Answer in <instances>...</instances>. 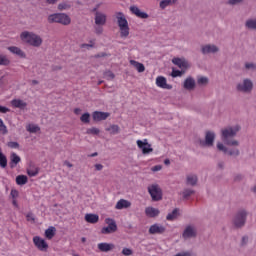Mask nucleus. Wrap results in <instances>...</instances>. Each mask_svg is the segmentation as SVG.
I'll return each mask as SVG.
<instances>
[{
	"label": "nucleus",
	"instance_id": "f257e3e1",
	"mask_svg": "<svg viewBox=\"0 0 256 256\" xmlns=\"http://www.w3.org/2000/svg\"><path fill=\"white\" fill-rule=\"evenodd\" d=\"M241 131V126H227L226 128L221 130V139L225 145L229 146H238L239 142L234 139L237 136L238 132Z\"/></svg>",
	"mask_w": 256,
	"mask_h": 256
},
{
	"label": "nucleus",
	"instance_id": "f03ea898",
	"mask_svg": "<svg viewBox=\"0 0 256 256\" xmlns=\"http://www.w3.org/2000/svg\"><path fill=\"white\" fill-rule=\"evenodd\" d=\"M116 23L119 27L120 38L126 40L130 36V26L128 25V21L126 19V15L122 12L115 13Z\"/></svg>",
	"mask_w": 256,
	"mask_h": 256
},
{
	"label": "nucleus",
	"instance_id": "7ed1b4c3",
	"mask_svg": "<svg viewBox=\"0 0 256 256\" xmlns=\"http://www.w3.org/2000/svg\"><path fill=\"white\" fill-rule=\"evenodd\" d=\"M20 40L22 43H26L31 47H41L43 44V39L40 35L35 34L34 32L24 31L20 34Z\"/></svg>",
	"mask_w": 256,
	"mask_h": 256
},
{
	"label": "nucleus",
	"instance_id": "20e7f679",
	"mask_svg": "<svg viewBox=\"0 0 256 256\" xmlns=\"http://www.w3.org/2000/svg\"><path fill=\"white\" fill-rule=\"evenodd\" d=\"M48 22L50 24L57 23L60 25H70L71 24V18L66 13H55L48 16Z\"/></svg>",
	"mask_w": 256,
	"mask_h": 256
},
{
	"label": "nucleus",
	"instance_id": "39448f33",
	"mask_svg": "<svg viewBox=\"0 0 256 256\" xmlns=\"http://www.w3.org/2000/svg\"><path fill=\"white\" fill-rule=\"evenodd\" d=\"M247 212L245 210H240L236 213L233 223L236 228H241L246 224Z\"/></svg>",
	"mask_w": 256,
	"mask_h": 256
},
{
	"label": "nucleus",
	"instance_id": "423d86ee",
	"mask_svg": "<svg viewBox=\"0 0 256 256\" xmlns=\"http://www.w3.org/2000/svg\"><path fill=\"white\" fill-rule=\"evenodd\" d=\"M148 193H150V196L154 201H159L162 198V192L158 184L148 186Z\"/></svg>",
	"mask_w": 256,
	"mask_h": 256
},
{
	"label": "nucleus",
	"instance_id": "0eeeda50",
	"mask_svg": "<svg viewBox=\"0 0 256 256\" xmlns=\"http://www.w3.org/2000/svg\"><path fill=\"white\" fill-rule=\"evenodd\" d=\"M32 242L34 243L35 247L38 248L41 252H47L49 245L47 241H45L42 237L35 236L32 238Z\"/></svg>",
	"mask_w": 256,
	"mask_h": 256
},
{
	"label": "nucleus",
	"instance_id": "6e6552de",
	"mask_svg": "<svg viewBox=\"0 0 256 256\" xmlns=\"http://www.w3.org/2000/svg\"><path fill=\"white\" fill-rule=\"evenodd\" d=\"M137 146L141 149L143 155L153 153V148L151 147L147 139L137 140Z\"/></svg>",
	"mask_w": 256,
	"mask_h": 256
},
{
	"label": "nucleus",
	"instance_id": "1a4fd4ad",
	"mask_svg": "<svg viewBox=\"0 0 256 256\" xmlns=\"http://www.w3.org/2000/svg\"><path fill=\"white\" fill-rule=\"evenodd\" d=\"M156 86L164 90H172L173 86L167 83V78L163 76L156 77Z\"/></svg>",
	"mask_w": 256,
	"mask_h": 256
},
{
	"label": "nucleus",
	"instance_id": "9d476101",
	"mask_svg": "<svg viewBox=\"0 0 256 256\" xmlns=\"http://www.w3.org/2000/svg\"><path fill=\"white\" fill-rule=\"evenodd\" d=\"M129 11H130V13L136 15L137 18H141V19H147V18H149V15H147L146 12H142V11L140 10V8L137 7L136 5L130 6V7H129Z\"/></svg>",
	"mask_w": 256,
	"mask_h": 256
},
{
	"label": "nucleus",
	"instance_id": "9b49d317",
	"mask_svg": "<svg viewBox=\"0 0 256 256\" xmlns=\"http://www.w3.org/2000/svg\"><path fill=\"white\" fill-rule=\"evenodd\" d=\"M165 232V227L160 223H155L154 225L150 226V229H148V233L151 235L156 234H163Z\"/></svg>",
	"mask_w": 256,
	"mask_h": 256
},
{
	"label": "nucleus",
	"instance_id": "f8f14e48",
	"mask_svg": "<svg viewBox=\"0 0 256 256\" xmlns=\"http://www.w3.org/2000/svg\"><path fill=\"white\" fill-rule=\"evenodd\" d=\"M217 149H218V151H222L224 153L229 154V156H231V157H237L239 155V150L238 149H233V150L228 151L227 147H225L223 145V143H221V142L217 143Z\"/></svg>",
	"mask_w": 256,
	"mask_h": 256
},
{
	"label": "nucleus",
	"instance_id": "ddd939ff",
	"mask_svg": "<svg viewBox=\"0 0 256 256\" xmlns=\"http://www.w3.org/2000/svg\"><path fill=\"white\" fill-rule=\"evenodd\" d=\"M252 88H253V83L251 80H248V79H245L243 81V84H238V91H241V92H250L252 91Z\"/></svg>",
	"mask_w": 256,
	"mask_h": 256
},
{
	"label": "nucleus",
	"instance_id": "4468645a",
	"mask_svg": "<svg viewBox=\"0 0 256 256\" xmlns=\"http://www.w3.org/2000/svg\"><path fill=\"white\" fill-rule=\"evenodd\" d=\"M106 23H107V15H105L103 12H96L95 25L104 26Z\"/></svg>",
	"mask_w": 256,
	"mask_h": 256
},
{
	"label": "nucleus",
	"instance_id": "2eb2a0df",
	"mask_svg": "<svg viewBox=\"0 0 256 256\" xmlns=\"http://www.w3.org/2000/svg\"><path fill=\"white\" fill-rule=\"evenodd\" d=\"M109 116H111V114H109L108 112H100V111H95L94 114H92V118L96 122L107 120Z\"/></svg>",
	"mask_w": 256,
	"mask_h": 256
},
{
	"label": "nucleus",
	"instance_id": "dca6fc26",
	"mask_svg": "<svg viewBox=\"0 0 256 256\" xmlns=\"http://www.w3.org/2000/svg\"><path fill=\"white\" fill-rule=\"evenodd\" d=\"M11 106L14 109L24 110L26 106H28V103H26L24 100H21V99H12Z\"/></svg>",
	"mask_w": 256,
	"mask_h": 256
},
{
	"label": "nucleus",
	"instance_id": "f3484780",
	"mask_svg": "<svg viewBox=\"0 0 256 256\" xmlns=\"http://www.w3.org/2000/svg\"><path fill=\"white\" fill-rule=\"evenodd\" d=\"M114 244L112 243H107V242H101L99 244H97V248L99 249V251L107 253L109 251H112L114 249Z\"/></svg>",
	"mask_w": 256,
	"mask_h": 256
},
{
	"label": "nucleus",
	"instance_id": "a211bd4d",
	"mask_svg": "<svg viewBox=\"0 0 256 256\" xmlns=\"http://www.w3.org/2000/svg\"><path fill=\"white\" fill-rule=\"evenodd\" d=\"M173 64L178 66L179 69L186 70L188 68V62L183 58H174L172 60Z\"/></svg>",
	"mask_w": 256,
	"mask_h": 256
},
{
	"label": "nucleus",
	"instance_id": "6ab92c4d",
	"mask_svg": "<svg viewBox=\"0 0 256 256\" xmlns=\"http://www.w3.org/2000/svg\"><path fill=\"white\" fill-rule=\"evenodd\" d=\"M8 51L11 52V54L16 55L20 58H26V53L19 47L11 46L8 47Z\"/></svg>",
	"mask_w": 256,
	"mask_h": 256
},
{
	"label": "nucleus",
	"instance_id": "aec40b11",
	"mask_svg": "<svg viewBox=\"0 0 256 256\" xmlns=\"http://www.w3.org/2000/svg\"><path fill=\"white\" fill-rule=\"evenodd\" d=\"M131 207V202L127 201L125 199H120L118 202L115 204V209L116 210H123V209H128Z\"/></svg>",
	"mask_w": 256,
	"mask_h": 256
},
{
	"label": "nucleus",
	"instance_id": "412c9836",
	"mask_svg": "<svg viewBox=\"0 0 256 256\" xmlns=\"http://www.w3.org/2000/svg\"><path fill=\"white\" fill-rule=\"evenodd\" d=\"M145 214L148 218H155L158 217V215L160 214V211L158 208H154V207H147L145 209Z\"/></svg>",
	"mask_w": 256,
	"mask_h": 256
},
{
	"label": "nucleus",
	"instance_id": "4be33fe9",
	"mask_svg": "<svg viewBox=\"0 0 256 256\" xmlns=\"http://www.w3.org/2000/svg\"><path fill=\"white\" fill-rule=\"evenodd\" d=\"M85 221L90 224H97L99 222V216L93 213H87L85 215Z\"/></svg>",
	"mask_w": 256,
	"mask_h": 256
},
{
	"label": "nucleus",
	"instance_id": "5701e85b",
	"mask_svg": "<svg viewBox=\"0 0 256 256\" xmlns=\"http://www.w3.org/2000/svg\"><path fill=\"white\" fill-rule=\"evenodd\" d=\"M214 140H215V133H214V132H211V131L206 132L205 144H206L208 147L213 146Z\"/></svg>",
	"mask_w": 256,
	"mask_h": 256
},
{
	"label": "nucleus",
	"instance_id": "b1692460",
	"mask_svg": "<svg viewBox=\"0 0 256 256\" xmlns=\"http://www.w3.org/2000/svg\"><path fill=\"white\" fill-rule=\"evenodd\" d=\"M10 160L9 167L11 168H15L21 162V158L16 153L11 154Z\"/></svg>",
	"mask_w": 256,
	"mask_h": 256
},
{
	"label": "nucleus",
	"instance_id": "393cba45",
	"mask_svg": "<svg viewBox=\"0 0 256 256\" xmlns=\"http://www.w3.org/2000/svg\"><path fill=\"white\" fill-rule=\"evenodd\" d=\"M181 215L180 211L178 208L173 209V211L168 213V216H166V220L169 222H173L176 220L179 216Z\"/></svg>",
	"mask_w": 256,
	"mask_h": 256
},
{
	"label": "nucleus",
	"instance_id": "a878e982",
	"mask_svg": "<svg viewBox=\"0 0 256 256\" xmlns=\"http://www.w3.org/2000/svg\"><path fill=\"white\" fill-rule=\"evenodd\" d=\"M218 51H219V49H218V47H216L215 45H206V46H204V47L202 48V53H203L204 55L210 54V53H216V52H218Z\"/></svg>",
	"mask_w": 256,
	"mask_h": 256
},
{
	"label": "nucleus",
	"instance_id": "bb28decb",
	"mask_svg": "<svg viewBox=\"0 0 256 256\" xmlns=\"http://www.w3.org/2000/svg\"><path fill=\"white\" fill-rule=\"evenodd\" d=\"M129 63L131 66H133L138 71V73H144V71H145L144 64L137 62L135 60H130Z\"/></svg>",
	"mask_w": 256,
	"mask_h": 256
},
{
	"label": "nucleus",
	"instance_id": "cd10ccee",
	"mask_svg": "<svg viewBox=\"0 0 256 256\" xmlns=\"http://www.w3.org/2000/svg\"><path fill=\"white\" fill-rule=\"evenodd\" d=\"M56 235V227L49 226L48 229L45 230V237L48 240H52V238Z\"/></svg>",
	"mask_w": 256,
	"mask_h": 256
},
{
	"label": "nucleus",
	"instance_id": "c85d7f7f",
	"mask_svg": "<svg viewBox=\"0 0 256 256\" xmlns=\"http://www.w3.org/2000/svg\"><path fill=\"white\" fill-rule=\"evenodd\" d=\"M105 131H108L110 135H118L120 129L118 125L112 124L108 128H106Z\"/></svg>",
	"mask_w": 256,
	"mask_h": 256
},
{
	"label": "nucleus",
	"instance_id": "c756f323",
	"mask_svg": "<svg viewBox=\"0 0 256 256\" xmlns=\"http://www.w3.org/2000/svg\"><path fill=\"white\" fill-rule=\"evenodd\" d=\"M26 131L31 133V134H35V133H38L40 131V128L37 124H27Z\"/></svg>",
	"mask_w": 256,
	"mask_h": 256
},
{
	"label": "nucleus",
	"instance_id": "7c9ffc66",
	"mask_svg": "<svg viewBox=\"0 0 256 256\" xmlns=\"http://www.w3.org/2000/svg\"><path fill=\"white\" fill-rule=\"evenodd\" d=\"M183 87L187 91H191L193 89V79H192V77H188L187 79L184 80Z\"/></svg>",
	"mask_w": 256,
	"mask_h": 256
},
{
	"label": "nucleus",
	"instance_id": "2f4dec72",
	"mask_svg": "<svg viewBox=\"0 0 256 256\" xmlns=\"http://www.w3.org/2000/svg\"><path fill=\"white\" fill-rule=\"evenodd\" d=\"M176 2H177V0H161L160 8H161V10H164L165 8L169 7L170 5H173Z\"/></svg>",
	"mask_w": 256,
	"mask_h": 256
},
{
	"label": "nucleus",
	"instance_id": "473e14b6",
	"mask_svg": "<svg viewBox=\"0 0 256 256\" xmlns=\"http://www.w3.org/2000/svg\"><path fill=\"white\" fill-rule=\"evenodd\" d=\"M26 183H28V176L25 175H20L16 177V184L17 185H25Z\"/></svg>",
	"mask_w": 256,
	"mask_h": 256
},
{
	"label": "nucleus",
	"instance_id": "72a5a7b5",
	"mask_svg": "<svg viewBox=\"0 0 256 256\" xmlns=\"http://www.w3.org/2000/svg\"><path fill=\"white\" fill-rule=\"evenodd\" d=\"M38 173H39V168L35 166H30L29 168H27V175H29L30 177H35L38 175Z\"/></svg>",
	"mask_w": 256,
	"mask_h": 256
},
{
	"label": "nucleus",
	"instance_id": "f704fd0d",
	"mask_svg": "<svg viewBox=\"0 0 256 256\" xmlns=\"http://www.w3.org/2000/svg\"><path fill=\"white\" fill-rule=\"evenodd\" d=\"M105 223L109 228L117 230V223L114 219L106 218Z\"/></svg>",
	"mask_w": 256,
	"mask_h": 256
},
{
	"label": "nucleus",
	"instance_id": "c9c22d12",
	"mask_svg": "<svg viewBox=\"0 0 256 256\" xmlns=\"http://www.w3.org/2000/svg\"><path fill=\"white\" fill-rule=\"evenodd\" d=\"M192 235H193L192 226H188L187 228H185V230L183 232V238L188 239V238L192 237Z\"/></svg>",
	"mask_w": 256,
	"mask_h": 256
},
{
	"label": "nucleus",
	"instance_id": "e433bc0d",
	"mask_svg": "<svg viewBox=\"0 0 256 256\" xmlns=\"http://www.w3.org/2000/svg\"><path fill=\"white\" fill-rule=\"evenodd\" d=\"M117 229L111 228L109 226L102 227L101 233L104 235L115 233Z\"/></svg>",
	"mask_w": 256,
	"mask_h": 256
},
{
	"label": "nucleus",
	"instance_id": "4c0bfd02",
	"mask_svg": "<svg viewBox=\"0 0 256 256\" xmlns=\"http://www.w3.org/2000/svg\"><path fill=\"white\" fill-rule=\"evenodd\" d=\"M71 8V4L67 2H62L58 5V10L59 11H67Z\"/></svg>",
	"mask_w": 256,
	"mask_h": 256
},
{
	"label": "nucleus",
	"instance_id": "58836bf2",
	"mask_svg": "<svg viewBox=\"0 0 256 256\" xmlns=\"http://www.w3.org/2000/svg\"><path fill=\"white\" fill-rule=\"evenodd\" d=\"M0 65H2V66L10 65V60L7 58L6 55L0 54Z\"/></svg>",
	"mask_w": 256,
	"mask_h": 256
},
{
	"label": "nucleus",
	"instance_id": "ea45409f",
	"mask_svg": "<svg viewBox=\"0 0 256 256\" xmlns=\"http://www.w3.org/2000/svg\"><path fill=\"white\" fill-rule=\"evenodd\" d=\"M86 134L87 135H99L100 134V130L99 128H88L87 131H86Z\"/></svg>",
	"mask_w": 256,
	"mask_h": 256
},
{
	"label": "nucleus",
	"instance_id": "a19ab883",
	"mask_svg": "<svg viewBox=\"0 0 256 256\" xmlns=\"http://www.w3.org/2000/svg\"><path fill=\"white\" fill-rule=\"evenodd\" d=\"M7 166V158L2 152L0 151V167L6 168Z\"/></svg>",
	"mask_w": 256,
	"mask_h": 256
},
{
	"label": "nucleus",
	"instance_id": "79ce46f5",
	"mask_svg": "<svg viewBox=\"0 0 256 256\" xmlns=\"http://www.w3.org/2000/svg\"><path fill=\"white\" fill-rule=\"evenodd\" d=\"M246 27H248V29H256V19L246 21Z\"/></svg>",
	"mask_w": 256,
	"mask_h": 256
},
{
	"label": "nucleus",
	"instance_id": "37998d69",
	"mask_svg": "<svg viewBox=\"0 0 256 256\" xmlns=\"http://www.w3.org/2000/svg\"><path fill=\"white\" fill-rule=\"evenodd\" d=\"M80 120L82 123H90V114L89 113L82 114Z\"/></svg>",
	"mask_w": 256,
	"mask_h": 256
},
{
	"label": "nucleus",
	"instance_id": "c03bdc74",
	"mask_svg": "<svg viewBox=\"0 0 256 256\" xmlns=\"http://www.w3.org/2000/svg\"><path fill=\"white\" fill-rule=\"evenodd\" d=\"M122 254L124 256H131V255H133V251H132L131 248H123L122 249Z\"/></svg>",
	"mask_w": 256,
	"mask_h": 256
},
{
	"label": "nucleus",
	"instance_id": "a18cd8bd",
	"mask_svg": "<svg viewBox=\"0 0 256 256\" xmlns=\"http://www.w3.org/2000/svg\"><path fill=\"white\" fill-rule=\"evenodd\" d=\"M208 82H209V79H207V77H199L198 78L199 85H206Z\"/></svg>",
	"mask_w": 256,
	"mask_h": 256
},
{
	"label": "nucleus",
	"instance_id": "49530a36",
	"mask_svg": "<svg viewBox=\"0 0 256 256\" xmlns=\"http://www.w3.org/2000/svg\"><path fill=\"white\" fill-rule=\"evenodd\" d=\"M180 76H182V71L173 69V71L171 72V77L177 78Z\"/></svg>",
	"mask_w": 256,
	"mask_h": 256
},
{
	"label": "nucleus",
	"instance_id": "de8ad7c7",
	"mask_svg": "<svg viewBox=\"0 0 256 256\" xmlns=\"http://www.w3.org/2000/svg\"><path fill=\"white\" fill-rule=\"evenodd\" d=\"M7 145L11 149H18L19 148V143L18 142H8Z\"/></svg>",
	"mask_w": 256,
	"mask_h": 256
},
{
	"label": "nucleus",
	"instance_id": "09e8293b",
	"mask_svg": "<svg viewBox=\"0 0 256 256\" xmlns=\"http://www.w3.org/2000/svg\"><path fill=\"white\" fill-rule=\"evenodd\" d=\"M245 69H252V70H255V69H256V64L246 62V63H245Z\"/></svg>",
	"mask_w": 256,
	"mask_h": 256
},
{
	"label": "nucleus",
	"instance_id": "8fccbe9b",
	"mask_svg": "<svg viewBox=\"0 0 256 256\" xmlns=\"http://www.w3.org/2000/svg\"><path fill=\"white\" fill-rule=\"evenodd\" d=\"M163 169V166H161L160 164L159 165H155L154 167L151 168V171L152 172H159Z\"/></svg>",
	"mask_w": 256,
	"mask_h": 256
},
{
	"label": "nucleus",
	"instance_id": "3c124183",
	"mask_svg": "<svg viewBox=\"0 0 256 256\" xmlns=\"http://www.w3.org/2000/svg\"><path fill=\"white\" fill-rule=\"evenodd\" d=\"M11 197L13 200H16V198L19 197V191L15 189L11 190Z\"/></svg>",
	"mask_w": 256,
	"mask_h": 256
},
{
	"label": "nucleus",
	"instance_id": "603ef678",
	"mask_svg": "<svg viewBox=\"0 0 256 256\" xmlns=\"http://www.w3.org/2000/svg\"><path fill=\"white\" fill-rule=\"evenodd\" d=\"M192 190H184L183 191V198L187 199L189 196H191Z\"/></svg>",
	"mask_w": 256,
	"mask_h": 256
},
{
	"label": "nucleus",
	"instance_id": "864d4df0",
	"mask_svg": "<svg viewBox=\"0 0 256 256\" xmlns=\"http://www.w3.org/2000/svg\"><path fill=\"white\" fill-rule=\"evenodd\" d=\"M0 113H3V114L10 113V109L7 108L6 106H0Z\"/></svg>",
	"mask_w": 256,
	"mask_h": 256
},
{
	"label": "nucleus",
	"instance_id": "5fc2aeb1",
	"mask_svg": "<svg viewBox=\"0 0 256 256\" xmlns=\"http://www.w3.org/2000/svg\"><path fill=\"white\" fill-rule=\"evenodd\" d=\"M95 33H96L97 35H102V33H103V27H102V26H96V28H95Z\"/></svg>",
	"mask_w": 256,
	"mask_h": 256
},
{
	"label": "nucleus",
	"instance_id": "6e6d98bb",
	"mask_svg": "<svg viewBox=\"0 0 256 256\" xmlns=\"http://www.w3.org/2000/svg\"><path fill=\"white\" fill-rule=\"evenodd\" d=\"M0 133H1L2 135H7L8 130H7L6 125H5V126H0Z\"/></svg>",
	"mask_w": 256,
	"mask_h": 256
},
{
	"label": "nucleus",
	"instance_id": "4d7b16f0",
	"mask_svg": "<svg viewBox=\"0 0 256 256\" xmlns=\"http://www.w3.org/2000/svg\"><path fill=\"white\" fill-rule=\"evenodd\" d=\"M187 185L192 187L193 186V176H187Z\"/></svg>",
	"mask_w": 256,
	"mask_h": 256
},
{
	"label": "nucleus",
	"instance_id": "13d9d810",
	"mask_svg": "<svg viewBox=\"0 0 256 256\" xmlns=\"http://www.w3.org/2000/svg\"><path fill=\"white\" fill-rule=\"evenodd\" d=\"M242 1H243V0H229L228 3H229L230 5H236V4H238V3H242Z\"/></svg>",
	"mask_w": 256,
	"mask_h": 256
},
{
	"label": "nucleus",
	"instance_id": "bf43d9fd",
	"mask_svg": "<svg viewBox=\"0 0 256 256\" xmlns=\"http://www.w3.org/2000/svg\"><path fill=\"white\" fill-rule=\"evenodd\" d=\"M175 256H191V253H189V252H180V253L176 254Z\"/></svg>",
	"mask_w": 256,
	"mask_h": 256
},
{
	"label": "nucleus",
	"instance_id": "052dcab7",
	"mask_svg": "<svg viewBox=\"0 0 256 256\" xmlns=\"http://www.w3.org/2000/svg\"><path fill=\"white\" fill-rule=\"evenodd\" d=\"M95 169H96V171H102L103 170V165L102 164H95Z\"/></svg>",
	"mask_w": 256,
	"mask_h": 256
},
{
	"label": "nucleus",
	"instance_id": "680f3d73",
	"mask_svg": "<svg viewBox=\"0 0 256 256\" xmlns=\"http://www.w3.org/2000/svg\"><path fill=\"white\" fill-rule=\"evenodd\" d=\"M247 241H248V237H243V238L241 239V244H242V245H246Z\"/></svg>",
	"mask_w": 256,
	"mask_h": 256
},
{
	"label": "nucleus",
	"instance_id": "e2e57ef3",
	"mask_svg": "<svg viewBox=\"0 0 256 256\" xmlns=\"http://www.w3.org/2000/svg\"><path fill=\"white\" fill-rule=\"evenodd\" d=\"M102 5V3L96 4L95 8L93 9L94 12H99L98 9Z\"/></svg>",
	"mask_w": 256,
	"mask_h": 256
},
{
	"label": "nucleus",
	"instance_id": "0e129e2a",
	"mask_svg": "<svg viewBox=\"0 0 256 256\" xmlns=\"http://www.w3.org/2000/svg\"><path fill=\"white\" fill-rule=\"evenodd\" d=\"M80 113H81V109L80 108L74 109V114L80 115Z\"/></svg>",
	"mask_w": 256,
	"mask_h": 256
},
{
	"label": "nucleus",
	"instance_id": "69168bd1",
	"mask_svg": "<svg viewBox=\"0 0 256 256\" xmlns=\"http://www.w3.org/2000/svg\"><path fill=\"white\" fill-rule=\"evenodd\" d=\"M27 220L28 221H34L33 215H31V214L27 215Z\"/></svg>",
	"mask_w": 256,
	"mask_h": 256
},
{
	"label": "nucleus",
	"instance_id": "338daca9",
	"mask_svg": "<svg viewBox=\"0 0 256 256\" xmlns=\"http://www.w3.org/2000/svg\"><path fill=\"white\" fill-rule=\"evenodd\" d=\"M64 165L67 166L68 168L72 167V164L69 161H65Z\"/></svg>",
	"mask_w": 256,
	"mask_h": 256
},
{
	"label": "nucleus",
	"instance_id": "774afa93",
	"mask_svg": "<svg viewBox=\"0 0 256 256\" xmlns=\"http://www.w3.org/2000/svg\"><path fill=\"white\" fill-rule=\"evenodd\" d=\"M164 164H165L166 166H169V165H170V160H169V159H165Z\"/></svg>",
	"mask_w": 256,
	"mask_h": 256
}]
</instances>
